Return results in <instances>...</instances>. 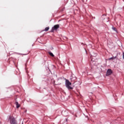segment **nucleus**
Listing matches in <instances>:
<instances>
[{"mask_svg": "<svg viewBox=\"0 0 124 124\" xmlns=\"http://www.w3.org/2000/svg\"><path fill=\"white\" fill-rule=\"evenodd\" d=\"M115 59H117V56H113L112 57L109 58L108 60L109 61H111V60H115Z\"/></svg>", "mask_w": 124, "mask_h": 124, "instance_id": "423d86ee", "label": "nucleus"}, {"mask_svg": "<svg viewBox=\"0 0 124 124\" xmlns=\"http://www.w3.org/2000/svg\"><path fill=\"white\" fill-rule=\"evenodd\" d=\"M112 70L108 69L107 72V76H108V75H111L112 74Z\"/></svg>", "mask_w": 124, "mask_h": 124, "instance_id": "20e7f679", "label": "nucleus"}, {"mask_svg": "<svg viewBox=\"0 0 124 124\" xmlns=\"http://www.w3.org/2000/svg\"><path fill=\"white\" fill-rule=\"evenodd\" d=\"M123 59L124 60V52H123Z\"/></svg>", "mask_w": 124, "mask_h": 124, "instance_id": "9d476101", "label": "nucleus"}, {"mask_svg": "<svg viewBox=\"0 0 124 124\" xmlns=\"http://www.w3.org/2000/svg\"><path fill=\"white\" fill-rule=\"evenodd\" d=\"M15 104L16 106V108H19L20 106V104H19V103L17 101H16Z\"/></svg>", "mask_w": 124, "mask_h": 124, "instance_id": "39448f33", "label": "nucleus"}, {"mask_svg": "<svg viewBox=\"0 0 124 124\" xmlns=\"http://www.w3.org/2000/svg\"><path fill=\"white\" fill-rule=\"evenodd\" d=\"M48 54L50 55V56H51V57H54V54H53V53L51 52H49Z\"/></svg>", "mask_w": 124, "mask_h": 124, "instance_id": "0eeeda50", "label": "nucleus"}, {"mask_svg": "<svg viewBox=\"0 0 124 124\" xmlns=\"http://www.w3.org/2000/svg\"><path fill=\"white\" fill-rule=\"evenodd\" d=\"M10 122L11 124H17L16 119L13 117H10Z\"/></svg>", "mask_w": 124, "mask_h": 124, "instance_id": "f03ea898", "label": "nucleus"}, {"mask_svg": "<svg viewBox=\"0 0 124 124\" xmlns=\"http://www.w3.org/2000/svg\"><path fill=\"white\" fill-rule=\"evenodd\" d=\"M49 29H50V28H49V27H46V28H45V31H49Z\"/></svg>", "mask_w": 124, "mask_h": 124, "instance_id": "6e6552de", "label": "nucleus"}, {"mask_svg": "<svg viewBox=\"0 0 124 124\" xmlns=\"http://www.w3.org/2000/svg\"><path fill=\"white\" fill-rule=\"evenodd\" d=\"M22 124H23L22 123Z\"/></svg>", "mask_w": 124, "mask_h": 124, "instance_id": "9b49d317", "label": "nucleus"}, {"mask_svg": "<svg viewBox=\"0 0 124 124\" xmlns=\"http://www.w3.org/2000/svg\"><path fill=\"white\" fill-rule=\"evenodd\" d=\"M65 86L68 90H73V88L71 87V82L68 79H65Z\"/></svg>", "mask_w": 124, "mask_h": 124, "instance_id": "f257e3e1", "label": "nucleus"}, {"mask_svg": "<svg viewBox=\"0 0 124 124\" xmlns=\"http://www.w3.org/2000/svg\"><path fill=\"white\" fill-rule=\"evenodd\" d=\"M59 28H60V25L59 24L55 25L52 28V29L50 31L51 32H54L55 31H57L58 29H59Z\"/></svg>", "mask_w": 124, "mask_h": 124, "instance_id": "7ed1b4c3", "label": "nucleus"}, {"mask_svg": "<svg viewBox=\"0 0 124 124\" xmlns=\"http://www.w3.org/2000/svg\"><path fill=\"white\" fill-rule=\"evenodd\" d=\"M112 29L113 31H117V28H116L115 27H112Z\"/></svg>", "mask_w": 124, "mask_h": 124, "instance_id": "1a4fd4ad", "label": "nucleus"}]
</instances>
